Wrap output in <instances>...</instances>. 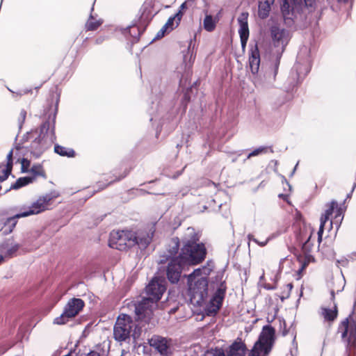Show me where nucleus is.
<instances>
[{
    "mask_svg": "<svg viewBox=\"0 0 356 356\" xmlns=\"http://www.w3.org/2000/svg\"><path fill=\"white\" fill-rule=\"evenodd\" d=\"M134 319L129 314H120L113 326V334H146L155 327L157 321L148 303L142 300L134 302Z\"/></svg>",
    "mask_w": 356,
    "mask_h": 356,
    "instance_id": "1",
    "label": "nucleus"
},
{
    "mask_svg": "<svg viewBox=\"0 0 356 356\" xmlns=\"http://www.w3.org/2000/svg\"><path fill=\"white\" fill-rule=\"evenodd\" d=\"M52 95L51 103L44 109L43 120L39 126L38 135L32 140L30 145L26 147V152H29L35 159H39L56 140V121L58 112L60 92Z\"/></svg>",
    "mask_w": 356,
    "mask_h": 356,
    "instance_id": "2",
    "label": "nucleus"
},
{
    "mask_svg": "<svg viewBox=\"0 0 356 356\" xmlns=\"http://www.w3.org/2000/svg\"><path fill=\"white\" fill-rule=\"evenodd\" d=\"M280 12L284 24L289 28L304 30L313 21L312 12L321 0H280Z\"/></svg>",
    "mask_w": 356,
    "mask_h": 356,
    "instance_id": "3",
    "label": "nucleus"
},
{
    "mask_svg": "<svg viewBox=\"0 0 356 356\" xmlns=\"http://www.w3.org/2000/svg\"><path fill=\"white\" fill-rule=\"evenodd\" d=\"M186 236L181 238V251L178 258L181 264L191 267L201 264L207 257V249L204 242L200 241L201 234L192 227L187 228Z\"/></svg>",
    "mask_w": 356,
    "mask_h": 356,
    "instance_id": "4",
    "label": "nucleus"
},
{
    "mask_svg": "<svg viewBox=\"0 0 356 356\" xmlns=\"http://www.w3.org/2000/svg\"><path fill=\"white\" fill-rule=\"evenodd\" d=\"M272 53L275 55V59L272 64L273 76L271 77L266 72L262 77V71L259 72L261 57L258 44L257 42L254 44L250 43L248 67L253 75V82L256 87H264L266 84H271L275 80L283 53L274 51V50H272Z\"/></svg>",
    "mask_w": 356,
    "mask_h": 356,
    "instance_id": "5",
    "label": "nucleus"
},
{
    "mask_svg": "<svg viewBox=\"0 0 356 356\" xmlns=\"http://www.w3.org/2000/svg\"><path fill=\"white\" fill-rule=\"evenodd\" d=\"M152 13L151 9L145 7L138 19H134L131 23L126 27H119L121 33L127 38V49L133 54L132 49L134 44L138 43L141 35L145 32L147 26L152 22L154 17L157 14Z\"/></svg>",
    "mask_w": 356,
    "mask_h": 356,
    "instance_id": "6",
    "label": "nucleus"
},
{
    "mask_svg": "<svg viewBox=\"0 0 356 356\" xmlns=\"http://www.w3.org/2000/svg\"><path fill=\"white\" fill-rule=\"evenodd\" d=\"M186 280V302L195 307L203 306L209 296V280L204 278H199L196 280Z\"/></svg>",
    "mask_w": 356,
    "mask_h": 356,
    "instance_id": "7",
    "label": "nucleus"
},
{
    "mask_svg": "<svg viewBox=\"0 0 356 356\" xmlns=\"http://www.w3.org/2000/svg\"><path fill=\"white\" fill-rule=\"evenodd\" d=\"M147 343H141L138 346V352L142 351L147 355L151 347L154 348L161 356H169L172 354V340L162 335H152V337L148 339Z\"/></svg>",
    "mask_w": 356,
    "mask_h": 356,
    "instance_id": "8",
    "label": "nucleus"
},
{
    "mask_svg": "<svg viewBox=\"0 0 356 356\" xmlns=\"http://www.w3.org/2000/svg\"><path fill=\"white\" fill-rule=\"evenodd\" d=\"M272 44L275 48L274 51L284 53L291 39V32L284 29L280 23L273 22L269 27Z\"/></svg>",
    "mask_w": 356,
    "mask_h": 356,
    "instance_id": "9",
    "label": "nucleus"
},
{
    "mask_svg": "<svg viewBox=\"0 0 356 356\" xmlns=\"http://www.w3.org/2000/svg\"><path fill=\"white\" fill-rule=\"evenodd\" d=\"M59 196L58 192L53 191L44 195L40 196L37 200L33 202L28 207L21 208V214L24 218L41 213L49 209L51 202Z\"/></svg>",
    "mask_w": 356,
    "mask_h": 356,
    "instance_id": "10",
    "label": "nucleus"
},
{
    "mask_svg": "<svg viewBox=\"0 0 356 356\" xmlns=\"http://www.w3.org/2000/svg\"><path fill=\"white\" fill-rule=\"evenodd\" d=\"M311 66L296 64L291 68L289 75L284 83V88L287 93H293L298 89L305 77L309 73Z\"/></svg>",
    "mask_w": 356,
    "mask_h": 356,
    "instance_id": "11",
    "label": "nucleus"
},
{
    "mask_svg": "<svg viewBox=\"0 0 356 356\" xmlns=\"http://www.w3.org/2000/svg\"><path fill=\"white\" fill-rule=\"evenodd\" d=\"M85 306V302L79 298L70 299L65 305L61 314L55 318L54 324L64 325L79 314Z\"/></svg>",
    "mask_w": 356,
    "mask_h": 356,
    "instance_id": "12",
    "label": "nucleus"
},
{
    "mask_svg": "<svg viewBox=\"0 0 356 356\" xmlns=\"http://www.w3.org/2000/svg\"><path fill=\"white\" fill-rule=\"evenodd\" d=\"M132 239L136 240L133 231L118 230L111 232L108 245L120 251L127 250L131 248V241H134Z\"/></svg>",
    "mask_w": 356,
    "mask_h": 356,
    "instance_id": "13",
    "label": "nucleus"
},
{
    "mask_svg": "<svg viewBox=\"0 0 356 356\" xmlns=\"http://www.w3.org/2000/svg\"><path fill=\"white\" fill-rule=\"evenodd\" d=\"M275 340L276 335H259L258 339L250 350L248 356H268Z\"/></svg>",
    "mask_w": 356,
    "mask_h": 356,
    "instance_id": "14",
    "label": "nucleus"
},
{
    "mask_svg": "<svg viewBox=\"0 0 356 356\" xmlns=\"http://www.w3.org/2000/svg\"><path fill=\"white\" fill-rule=\"evenodd\" d=\"M167 287L168 282L165 277L154 275L145 286V291L156 300H160Z\"/></svg>",
    "mask_w": 356,
    "mask_h": 356,
    "instance_id": "15",
    "label": "nucleus"
},
{
    "mask_svg": "<svg viewBox=\"0 0 356 356\" xmlns=\"http://www.w3.org/2000/svg\"><path fill=\"white\" fill-rule=\"evenodd\" d=\"M188 270L189 268L179 261H170L165 268V279L170 284H177L182 277L186 278V275L182 274V272Z\"/></svg>",
    "mask_w": 356,
    "mask_h": 356,
    "instance_id": "16",
    "label": "nucleus"
},
{
    "mask_svg": "<svg viewBox=\"0 0 356 356\" xmlns=\"http://www.w3.org/2000/svg\"><path fill=\"white\" fill-rule=\"evenodd\" d=\"M226 294L221 289L215 290L209 301L203 304L204 313L207 316H214L222 307Z\"/></svg>",
    "mask_w": 356,
    "mask_h": 356,
    "instance_id": "17",
    "label": "nucleus"
},
{
    "mask_svg": "<svg viewBox=\"0 0 356 356\" xmlns=\"http://www.w3.org/2000/svg\"><path fill=\"white\" fill-rule=\"evenodd\" d=\"M290 251L294 254L296 258V260L300 263V266L299 269L296 272V280H299L303 276L304 271L307 269V266L310 263L316 262V259L314 255L308 254L302 256V254L300 252L298 249L295 247H293L290 249Z\"/></svg>",
    "mask_w": 356,
    "mask_h": 356,
    "instance_id": "18",
    "label": "nucleus"
},
{
    "mask_svg": "<svg viewBox=\"0 0 356 356\" xmlns=\"http://www.w3.org/2000/svg\"><path fill=\"white\" fill-rule=\"evenodd\" d=\"M337 334H356V309L353 307L350 314L341 321Z\"/></svg>",
    "mask_w": 356,
    "mask_h": 356,
    "instance_id": "19",
    "label": "nucleus"
},
{
    "mask_svg": "<svg viewBox=\"0 0 356 356\" xmlns=\"http://www.w3.org/2000/svg\"><path fill=\"white\" fill-rule=\"evenodd\" d=\"M6 321L9 323H15V325L12 326L15 327L19 323L18 331L17 334H30L32 329L35 326V323H34L32 321L29 319V317H24L22 319H17V317L13 318L11 316L8 315L6 318Z\"/></svg>",
    "mask_w": 356,
    "mask_h": 356,
    "instance_id": "20",
    "label": "nucleus"
},
{
    "mask_svg": "<svg viewBox=\"0 0 356 356\" xmlns=\"http://www.w3.org/2000/svg\"><path fill=\"white\" fill-rule=\"evenodd\" d=\"M181 239L178 236H174L171 238L169 243L166 245V253L168 254V257H172V260L174 261L181 260L178 258V254L181 251Z\"/></svg>",
    "mask_w": 356,
    "mask_h": 356,
    "instance_id": "21",
    "label": "nucleus"
},
{
    "mask_svg": "<svg viewBox=\"0 0 356 356\" xmlns=\"http://www.w3.org/2000/svg\"><path fill=\"white\" fill-rule=\"evenodd\" d=\"M134 236L136 240L132 239L131 248L137 245L140 250H145L152 241V234L149 233H137L134 232Z\"/></svg>",
    "mask_w": 356,
    "mask_h": 356,
    "instance_id": "22",
    "label": "nucleus"
},
{
    "mask_svg": "<svg viewBox=\"0 0 356 356\" xmlns=\"http://www.w3.org/2000/svg\"><path fill=\"white\" fill-rule=\"evenodd\" d=\"M224 276V270L218 271L216 275L211 277L209 280V286L211 289L218 290L221 289L223 291V294H226L227 292V284L225 280H222Z\"/></svg>",
    "mask_w": 356,
    "mask_h": 356,
    "instance_id": "23",
    "label": "nucleus"
},
{
    "mask_svg": "<svg viewBox=\"0 0 356 356\" xmlns=\"http://www.w3.org/2000/svg\"><path fill=\"white\" fill-rule=\"evenodd\" d=\"M13 240V237L5 240L0 244V250L5 252V257H13L16 255L22 245L19 243H10Z\"/></svg>",
    "mask_w": 356,
    "mask_h": 356,
    "instance_id": "24",
    "label": "nucleus"
},
{
    "mask_svg": "<svg viewBox=\"0 0 356 356\" xmlns=\"http://www.w3.org/2000/svg\"><path fill=\"white\" fill-rule=\"evenodd\" d=\"M246 351L245 343L238 338L229 346L227 356H245Z\"/></svg>",
    "mask_w": 356,
    "mask_h": 356,
    "instance_id": "25",
    "label": "nucleus"
},
{
    "mask_svg": "<svg viewBox=\"0 0 356 356\" xmlns=\"http://www.w3.org/2000/svg\"><path fill=\"white\" fill-rule=\"evenodd\" d=\"M248 16L249 14L248 12H243L237 18V22L239 26L238 33L240 38H249L250 30L248 22Z\"/></svg>",
    "mask_w": 356,
    "mask_h": 356,
    "instance_id": "26",
    "label": "nucleus"
},
{
    "mask_svg": "<svg viewBox=\"0 0 356 356\" xmlns=\"http://www.w3.org/2000/svg\"><path fill=\"white\" fill-rule=\"evenodd\" d=\"M314 230L310 225H307L305 222H300L296 225L294 231L296 240L297 243H300L302 241L307 238L311 234V231Z\"/></svg>",
    "mask_w": 356,
    "mask_h": 356,
    "instance_id": "27",
    "label": "nucleus"
},
{
    "mask_svg": "<svg viewBox=\"0 0 356 356\" xmlns=\"http://www.w3.org/2000/svg\"><path fill=\"white\" fill-rule=\"evenodd\" d=\"M275 0H258V17L260 19H266L268 17L271 10V6Z\"/></svg>",
    "mask_w": 356,
    "mask_h": 356,
    "instance_id": "28",
    "label": "nucleus"
},
{
    "mask_svg": "<svg viewBox=\"0 0 356 356\" xmlns=\"http://www.w3.org/2000/svg\"><path fill=\"white\" fill-rule=\"evenodd\" d=\"M321 315L324 321L328 323H333L338 316L339 311L337 304L334 302L332 308L328 307H321Z\"/></svg>",
    "mask_w": 356,
    "mask_h": 356,
    "instance_id": "29",
    "label": "nucleus"
},
{
    "mask_svg": "<svg viewBox=\"0 0 356 356\" xmlns=\"http://www.w3.org/2000/svg\"><path fill=\"white\" fill-rule=\"evenodd\" d=\"M34 182V177L31 175L19 177L15 182L11 184L10 186L4 191V193L10 190H19L22 187L26 186Z\"/></svg>",
    "mask_w": 356,
    "mask_h": 356,
    "instance_id": "30",
    "label": "nucleus"
},
{
    "mask_svg": "<svg viewBox=\"0 0 356 356\" xmlns=\"http://www.w3.org/2000/svg\"><path fill=\"white\" fill-rule=\"evenodd\" d=\"M114 339L122 345L123 342L128 340V343H132L134 349L138 350V346L141 344L138 342L140 335H113Z\"/></svg>",
    "mask_w": 356,
    "mask_h": 356,
    "instance_id": "31",
    "label": "nucleus"
},
{
    "mask_svg": "<svg viewBox=\"0 0 356 356\" xmlns=\"http://www.w3.org/2000/svg\"><path fill=\"white\" fill-rule=\"evenodd\" d=\"M54 152L55 154L67 158H74L76 156V152L72 148H67L54 143Z\"/></svg>",
    "mask_w": 356,
    "mask_h": 356,
    "instance_id": "32",
    "label": "nucleus"
},
{
    "mask_svg": "<svg viewBox=\"0 0 356 356\" xmlns=\"http://www.w3.org/2000/svg\"><path fill=\"white\" fill-rule=\"evenodd\" d=\"M95 2V1H94ZM95 4V3H93ZM94 10V5L90 8V14L89 15L88 19L86 23V31H96L98 29L99 26H102L104 21L102 19H94L93 15L92 14V11Z\"/></svg>",
    "mask_w": 356,
    "mask_h": 356,
    "instance_id": "33",
    "label": "nucleus"
},
{
    "mask_svg": "<svg viewBox=\"0 0 356 356\" xmlns=\"http://www.w3.org/2000/svg\"><path fill=\"white\" fill-rule=\"evenodd\" d=\"M314 230L311 231V234L307 236V238L306 240L302 241L300 243H298V244L300 246L301 253L302 254V256L312 254L311 251L313 248V243L311 242V238L312 235L314 234Z\"/></svg>",
    "mask_w": 356,
    "mask_h": 356,
    "instance_id": "34",
    "label": "nucleus"
},
{
    "mask_svg": "<svg viewBox=\"0 0 356 356\" xmlns=\"http://www.w3.org/2000/svg\"><path fill=\"white\" fill-rule=\"evenodd\" d=\"M268 151H270L272 153L273 152V149L271 146L261 145V146L257 147L248 153L245 161L246 159H250L251 157L258 156L259 155L265 154Z\"/></svg>",
    "mask_w": 356,
    "mask_h": 356,
    "instance_id": "35",
    "label": "nucleus"
},
{
    "mask_svg": "<svg viewBox=\"0 0 356 356\" xmlns=\"http://www.w3.org/2000/svg\"><path fill=\"white\" fill-rule=\"evenodd\" d=\"M217 22V19L213 18L211 15L206 13L203 20L204 29L209 32L213 31L216 27Z\"/></svg>",
    "mask_w": 356,
    "mask_h": 356,
    "instance_id": "36",
    "label": "nucleus"
},
{
    "mask_svg": "<svg viewBox=\"0 0 356 356\" xmlns=\"http://www.w3.org/2000/svg\"><path fill=\"white\" fill-rule=\"evenodd\" d=\"M341 338L346 343V348L356 355V335H341Z\"/></svg>",
    "mask_w": 356,
    "mask_h": 356,
    "instance_id": "37",
    "label": "nucleus"
},
{
    "mask_svg": "<svg viewBox=\"0 0 356 356\" xmlns=\"http://www.w3.org/2000/svg\"><path fill=\"white\" fill-rule=\"evenodd\" d=\"M129 172H130V169H125L124 172L121 175H120L118 177L115 176V178L114 179L111 180L107 184H105L102 181L98 182L97 183L98 190L104 189L105 188H106L108 186L112 184L113 183H114L115 181H120V180L125 178L129 174Z\"/></svg>",
    "mask_w": 356,
    "mask_h": 356,
    "instance_id": "38",
    "label": "nucleus"
},
{
    "mask_svg": "<svg viewBox=\"0 0 356 356\" xmlns=\"http://www.w3.org/2000/svg\"><path fill=\"white\" fill-rule=\"evenodd\" d=\"M129 172H130V169H125L124 172L121 175H120L118 177L115 176V178L114 179L111 180L107 184H105L102 181L98 182L97 183L98 190L104 189L105 188H106L108 186L112 184L113 183H114L115 181H120V180L125 178L129 174Z\"/></svg>",
    "mask_w": 356,
    "mask_h": 356,
    "instance_id": "39",
    "label": "nucleus"
},
{
    "mask_svg": "<svg viewBox=\"0 0 356 356\" xmlns=\"http://www.w3.org/2000/svg\"><path fill=\"white\" fill-rule=\"evenodd\" d=\"M209 275H204V270L202 266L195 268L191 272L189 275H186V279L191 280H198L199 278H204L205 280L208 279Z\"/></svg>",
    "mask_w": 356,
    "mask_h": 356,
    "instance_id": "40",
    "label": "nucleus"
},
{
    "mask_svg": "<svg viewBox=\"0 0 356 356\" xmlns=\"http://www.w3.org/2000/svg\"><path fill=\"white\" fill-rule=\"evenodd\" d=\"M183 96L181 100L184 102H191L192 97L195 95V88L193 86H189L187 88L181 90Z\"/></svg>",
    "mask_w": 356,
    "mask_h": 356,
    "instance_id": "41",
    "label": "nucleus"
},
{
    "mask_svg": "<svg viewBox=\"0 0 356 356\" xmlns=\"http://www.w3.org/2000/svg\"><path fill=\"white\" fill-rule=\"evenodd\" d=\"M24 218L23 216L21 214V211L17 213L16 214L8 217L6 218H0V225H2V227L0 229V232H2V231L7 228V226L10 225L15 219H19Z\"/></svg>",
    "mask_w": 356,
    "mask_h": 356,
    "instance_id": "42",
    "label": "nucleus"
},
{
    "mask_svg": "<svg viewBox=\"0 0 356 356\" xmlns=\"http://www.w3.org/2000/svg\"><path fill=\"white\" fill-rule=\"evenodd\" d=\"M191 86V78L189 72L181 74L179 81V89L183 90Z\"/></svg>",
    "mask_w": 356,
    "mask_h": 356,
    "instance_id": "43",
    "label": "nucleus"
},
{
    "mask_svg": "<svg viewBox=\"0 0 356 356\" xmlns=\"http://www.w3.org/2000/svg\"><path fill=\"white\" fill-rule=\"evenodd\" d=\"M344 202H345V201L343 202L342 204H340V205H339L337 204V207L336 208H334V212H335L334 219L337 220V218H341L339 222L337 224V230L339 229V228L341 225V223L342 222L343 216H344L346 207H342V205L344 204Z\"/></svg>",
    "mask_w": 356,
    "mask_h": 356,
    "instance_id": "44",
    "label": "nucleus"
},
{
    "mask_svg": "<svg viewBox=\"0 0 356 356\" xmlns=\"http://www.w3.org/2000/svg\"><path fill=\"white\" fill-rule=\"evenodd\" d=\"M188 9L186 2H183L179 7L177 12L173 15L177 18V25H179L185 11Z\"/></svg>",
    "mask_w": 356,
    "mask_h": 356,
    "instance_id": "45",
    "label": "nucleus"
},
{
    "mask_svg": "<svg viewBox=\"0 0 356 356\" xmlns=\"http://www.w3.org/2000/svg\"><path fill=\"white\" fill-rule=\"evenodd\" d=\"M337 207V202L334 200H332L329 203L328 208L321 215L323 216H325L326 218L330 219V217L332 216L333 213L334 212V208H336Z\"/></svg>",
    "mask_w": 356,
    "mask_h": 356,
    "instance_id": "46",
    "label": "nucleus"
},
{
    "mask_svg": "<svg viewBox=\"0 0 356 356\" xmlns=\"http://www.w3.org/2000/svg\"><path fill=\"white\" fill-rule=\"evenodd\" d=\"M39 133V128L38 129H33L29 131H26L20 140L25 143L28 142L29 140L33 138L35 134L38 135Z\"/></svg>",
    "mask_w": 356,
    "mask_h": 356,
    "instance_id": "47",
    "label": "nucleus"
},
{
    "mask_svg": "<svg viewBox=\"0 0 356 356\" xmlns=\"http://www.w3.org/2000/svg\"><path fill=\"white\" fill-rule=\"evenodd\" d=\"M13 148H12L6 156V164L5 165V169H9L10 171H13Z\"/></svg>",
    "mask_w": 356,
    "mask_h": 356,
    "instance_id": "48",
    "label": "nucleus"
},
{
    "mask_svg": "<svg viewBox=\"0 0 356 356\" xmlns=\"http://www.w3.org/2000/svg\"><path fill=\"white\" fill-rule=\"evenodd\" d=\"M204 356H225L224 350L221 348H216L215 349H211L207 350Z\"/></svg>",
    "mask_w": 356,
    "mask_h": 356,
    "instance_id": "49",
    "label": "nucleus"
},
{
    "mask_svg": "<svg viewBox=\"0 0 356 356\" xmlns=\"http://www.w3.org/2000/svg\"><path fill=\"white\" fill-rule=\"evenodd\" d=\"M204 270V275H209L215 268L214 262L212 259H209L206 264L202 266Z\"/></svg>",
    "mask_w": 356,
    "mask_h": 356,
    "instance_id": "50",
    "label": "nucleus"
},
{
    "mask_svg": "<svg viewBox=\"0 0 356 356\" xmlns=\"http://www.w3.org/2000/svg\"><path fill=\"white\" fill-rule=\"evenodd\" d=\"M17 220L18 219H15L10 225L7 226V228H5L2 231L3 236H7L13 232V231L14 230L15 227L17 225Z\"/></svg>",
    "mask_w": 356,
    "mask_h": 356,
    "instance_id": "51",
    "label": "nucleus"
},
{
    "mask_svg": "<svg viewBox=\"0 0 356 356\" xmlns=\"http://www.w3.org/2000/svg\"><path fill=\"white\" fill-rule=\"evenodd\" d=\"M170 33L169 31L166 30L165 27L162 26L161 29L157 32L155 37L152 40L149 44L152 43L156 40L161 39L165 35Z\"/></svg>",
    "mask_w": 356,
    "mask_h": 356,
    "instance_id": "52",
    "label": "nucleus"
},
{
    "mask_svg": "<svg viewBox=\"0 0 356 356\" xmlns=\"http://www.w3.org/2000/svg\"><path fill=\"white\" fill-rule=\"evenodd\" d=\"M16 162L21 163V172L22 173L27 172L28 169H24V163H27V165H31V160L28 159L27 158L22 157V158H18L17 159Z\"/></svg>",
    "mask_w": 356,
    "mask_h": 356,
    "instance_id": "53",
    "label": "nucleus"
},
{
    "mask_svg": "<svg viewBox=\"0 0 356 356\" xmlns=\"http://www.w3.org/2000/svg\"><path fill=\"white\" fill-rule=\"evenodd\" d=\"M26 111L24 109H22L20 114H19V118L18 119L19 132L21 131V129L23 127V124L26 120Z\"/></svg>",
    "mask_w": 356,
    "mask_h": 356,
    "instance_id": "54",
    "label": "nucleus"
},
{
    "mask_svg": "<svg viewBox=\"0 0 356 356\" xmlns=\"http://www.w3.org/2000/svg\"><path fill=\"white\" fill-rule=\"evenodd\" d=\"M18 136H19V133L17 134V136H15V140H14V148L17 150V151H19L21 149H25L26 150V145H24V143H22L21 140H19V143H17V138H18ZM26 152L25 153L23 154V155L24 156L26 154Z\"/></svg>",
    "mask_w": 356,
    "mask_h": 356,
    "instance_id": "55",
    "label": "nucleus"
},
{
    "mask_svg": "<svg viewBox=\"0 0 356 356\" xmlns=\"http://www.w3.org/2000/svg\"><path fill=\"white\" fill-rule=\"evenodd\" d=\"M10 175H11L13 177H15L10 170L5 168L2 170V175H0V183L6 181Z\"/></svg>",
    "mask_w": 356,
    "mask_h": 356,
    "instance_id": "56",
    "label": "nucleus"
},
{
    "mask_svg": "<svg viewBox=\"0 0 356 356\" xmlns=\"http://www.w3.org/2000/svg\"><path fill=\"white\" fill-rule=\"evenodd\" d=\"M259 334H275V329L269 324L263 326Z\"/></svg>",
    "mask_w": 356,
    "mask_h": 356,
    "instance_id": "57",
    "label": "nucleus"
},
{
    "mask_svg": "<svg viewBox=\"0 0 356 356\" xmlns=\"http://www.w3.org/2000/svg\"><path fill=\"white\" fill-rule=\"evenodd\" d=\"M296 335H294V337L292 340V348L290 349V355L291 356H296L298 353V343L296 341Z\"/></svg>",
    "mask_w": 356,
    "mask_h": 356,
    "instance_id": "58",
    "label": "nucleus"
},
{
    "mask_svg": "<svg viewBox=\"0 0 356 356\" xmlns=\"http://www.w3.org/2000/svg\"><path fill=\"white\" fill-rule=\"evenodd\" d=\"M42 169V165L40 163H34L30 169H28L26 173H31V175H34L38 170Z\"/></svg>",
    "mask_w": 356,
    "mask_h": 356,
    "instance_id": "59",
    "label": "nucleus"
},
{
    "mask_svg": "<svg viewBox=\"0 0 356 356\" xmlns=\"http://www.w3.org/2000/svg\"><path fill=\"white\" fill-rule=\"evenodd\" d=\"M170 260H172V257H168V253H164L163 254L161 255L158 263L159 264H165L167 261L169 262Z\"/></svg>",
    "mask_w": 356,
    "mask_h": 356,
    "instance_id": "60",
    "label": "nucleus"
},
{
    "mask_svg": "<svg viewBox=\"0 0 356 356\" xmlns=\"http://www.w3.org/2000/svg\"><path fill=\"white\" fill-rule=\"evenodd\" d=\"M190 102H184V101L181 100L180 102V106H179V111H181V115H184L185 114L186 111V109L188 108V104H189Z\"/></svg>",
    "mask_w": 356,
    "mask_h": 356,
    "instance_id": "61",
    "label": "nucleus"
},
{
    "mask_svg": "<svg viewBox=\"0 0 356 356\" xmlns=\"http://www.w3.org/2000/svg\"><path fill=\"white\" fill-rule=\"evenodd\" d=\"M330 219H328L325 216H323L321 215V218H320V225H319V227H321V229H325V224L327 223V222Z\"/></svg>",
    "mask_w": 356,
    "mask_h": 356,
    "instance_id": "62",
    "label": "nucleus"
},
{
    "mask_svg": "<svg viewBox=\"0 0 356 356\" xmlns=\"http://www.w3.org/2000/svg\"><path fill=\"white\" fill-rule=\"evenodd\" d=\"M248 39H249V38H247V37L246 38H244V37L240 38L241 45V49H242L243 51H245V50Z\"/></svg>",
    "mask_w": 356,
    "mask_h": 356,
    "instance_id": "63",
    "label": "nucleus"
},
{
    "mask_svg": "<svg viewBox=\"0 0 356 356\" xmlns=\"http://www.w3.org/2000/svg\"><path fill=\"white\" fill-rule=\"evenodd\" d=\"M181 224V220L179 218H176L174 220V222L172 225V229L174 230L177 229Z\"/></svg>",
    "mask_w": 356,
    "mask_h": 356,
    "instance_id": "64",
    "label": "nucleus"
}]
</instances>
